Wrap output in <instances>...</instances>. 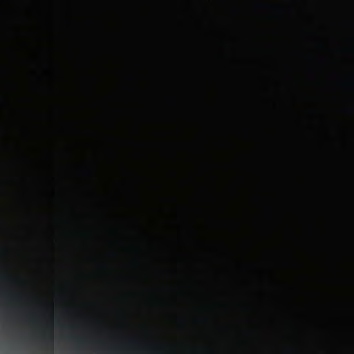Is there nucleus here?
Segmentation results:
<instances>
[{
  "label": "nucleus",
  "instance_id": "obj_3",
  "mask_svg": "<svg viewBox=\"0 0 354 354\" xmlns=\"http://www.w3.org/2000/svg\"><path fill=\"white\" fill-rule=\"evenodd\" d=\"M192 147L198 151L201 154H203L205 151V145L203 140L200 139L192 143Z\"/></svg>",
  "mask_w": 354,
  "mask_h": 354
},
{
  "label": "nucleus",
  "instance_id": "obj_2",
  "mask_svg": "<svg viewBox=\"0 0 354 354\" xmlns=\"http://www.w3.org/2000/svg\"><path fill=\"white\" fill-rule=\"evenodd\" d=\"M196 88V102L200 104H203L205 100V93L203 89L201 86H197Z\"/></svg>",
  "mask_w": 354,
  "mask_h": 354
},
{
  "label": "nucleus",
  "instance_id": "obj_7",
  "mask_svg": "<svg viewBox=\"0 0 354 354\" xmlns=\"http://www.w3.org/2000/svg\"><path fill=\"white\" fill-rule=\"evenodd\" d=\"M200 194H201V196H203L204 194H203V189H201V187H200Z\"/></svg>",
  "mask_w": 354,
  "mask_h": 354
},
{
  "label": "nucleus",
  "instance_id": "obj_4",
  "mask_svg": "<svg viewBox=\"0 0 354 354\" xmlns=\"http://www.w3.org/2000/svg\"><path fill=\"white\" fill-rule=\"evenodd\" d=\"M195 320L197 322H200V323H204L206 322V319L203 317H198V318H196Z\"/></svg>",
  "mask_w": 354,
  "mask_h": 354
},
{
  "label": "nucleus",
  "instance_id": "obj_1",
  "mask_svg": "<svg viewBox=\"0 0 354 354\" xmlns=\"http://www.w3.org/2000/svg\"><path fill=\"white\" fill-rule=\"evenodd\" d=\"M189 233L191 237V243L194 246L201 247L204 245V242L198 239V230L194 225H191Z\"/></svg>",
  "mask_w": 354,
  "mask_h": 354
},
{
  "label": "nucleus",
  "instance_id": "obj_6",
  "mask_svg": "<svg viewBox=\"0 0 354 354\" xmlns=\"http://www.w3.org/2000/svg\"><path fill=\"white\" fill-rule=\"evenodd\" d=\"M192 212H193L194 214H196V213H197L198 212V209L194 208V209H192Z\"/></svg>",
  "mask_w": 354,
  "mask_h": 354
},
{
  "label": "nucleus",
  "instance_id": "obj_5",
  "mask_svg": "<svg viewBox=\"0 0 354 354\" xmlns=\"http://www.w3.org/2000/svg\"><path fill=\"white\" fill-rule=\"evenodd\" d=\"M151 351L153 352H156L158 351V346H153L151 348Z\"/></svg>",
  "mask_w": 354,
  "mask_h": 354
}]
</instances>
